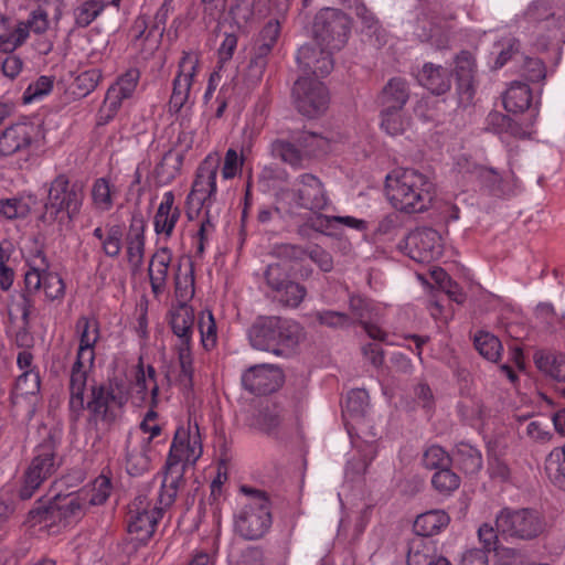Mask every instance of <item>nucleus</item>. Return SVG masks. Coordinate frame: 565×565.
Wrapping results in <instances>:
<instances>
[{
  "mask_svg": "<svg viewBox=\"0 0 565 565\" xmlns=\"http://www.w3.org/2000/svg\"><path fill=\"white\" fill-rule=\"evenodd\" d=\"M202 440L199 425L191 420L180 425L174 433L170 450L163 467L162 486L166 489L162 501L174 503L180 487L184 483V472L188 466L194 465L202 456Z\"/></svg>",
  "mask_w": 565,
  "mask_h": 565,
  "instance_id": "nucleus-1",
  "label": "nucleus"
},
{
  "mask_svg": "<svg viewBox=\"0 0 565 565\" xmlns=\"http://www.w3.org/2000/svg\"><path fill=\"white\" fill-rule=\"evenodd\" d=\"M46 193L39 220L45 225L56 226L58 232L70 228L84 204V183L71 179L66 173H58L47 183Z\"/></svg>",
  "mask_w": 565,
  "mask_h": 565,
  "instance_id": "nucleus-2",
  "label": "nucleus"
},
{
  "mask_svg": "<svg viewBox=\"0 0 565 565\" xmlns=\"http://www.w3.org/2000/svg\"><path fill=\"white\" fill-rule=\"evenodd\" d=\"M385 190L391 204L408 214L427 211L435 196L430 179L414 169H397L388 173Z\"/></svg>",
  "mask_w": 565,
  "mask_h": 565,
  "instance_id": "nucleus-3",
  "label": "nucleus"
},
{
  "mask_svg": "<svg viewBox=\"0 0 565 565\" xmlns=\"http://www.w3.org/2000/svg\"><path fill=\"white\" fill-rule=\"evenodd\" d=\"M62 444V430L51 428L35 446L34 456L24 472L23 484L19 490L21 500H29L41 484L52 477L62 465L58 449Z\"/></svg>",
  "mask_w": 565,
  "mask_h": 565,
  "instance_id": "nucleus-4",
  "label": "nucleus"
},
{
  "mask_svg": "<svg viewBox=\"0 0 565 565\" xmlns=\"http://www.w3.org/2000/svg\"><path fill=\"white\" fill-rule=\"evenodd\" d=\"M239 491L246 495L247 501L234 515L235 533L247 541L260 540L273 524L270 499L267 492L246 484Z\"/></svg>",
  "mask_w": 565,
  "mask_h": 565,
  "instance_id": "nucleus-5",
  "label": "nucleus"
},
{
  "mask_svg": "<svg viewBox=\"0 0 565 565\" xmlns=\"http://www.w3.org/2000/svg\"><path fill=\"white\" fill-rule=\"evenodd\" d=\"M127 401L122 382L118 379L92 385L86 403L88 426L95 430L109 429L119 419Z\"/></svg>",
  "mask_w": 565,
  "mask_h": 565,
  "instance_id": "nucleus-6",
  "label": "nucleus"
},
{
  "mask_svg": "<svg viewBox=\"0 0 565 565\" xmlns=\"http://www.w3.org/2000/svg\"><path fill=\"white\" fill-rule=\"evenodd\" d=\"M247 335L254 349L281 355L284 348L298 344L301 327L280 317H258L249 327Z\"/></svg>",
  "mask_w": 565,
  "mask_h": 565,
  "instance_id": "nucleus-7",
  "label": "nucleus"
},
{
  "mask_svg": "<svg viewBox=\"0 0 565 565\" xmlns=\"http://www.w3.org/2000/svg\"><path fill=\"white\" fill-rule=\"evenodd\" d=\"M497 530L505 541H533L546 530L545 518L532 508H503L495 516Z\"/></svg>",
  "mask_w": 565,
  "mask_h": 565,
  "instance_id": "nucleus-8",
  "label": "nucleus"
},
{
  "mask_svg": "<svg viewBox=\"0 0 565 565\" xmlns=\"http://www.w3.org/2000/svg\"><path fill=\"white\" fill-rule=\"evenodd\" d=\"M164 490L161 484L157 503L153 505L147 491H140L129 504L127 530L141 544H146L151 539L159 520L163 516V512L173 504L163 503L162 495Z\"/></svg>",
  "mask_w": 565,
  "mask_h": 565,
  "instance_id": "nucleus-9",
  "label": "nucleus"
},
{
  "mask_svg": "<svg viewBox=\"0 0 565 565\" xmlns=\"http://www.w3.org/2000/svg\"><path fill=\"white\" fill-rule=\"evenodd\" d=\"M312 33L319 46L340 51L349 40L351 19L340 9L323 8L315 17Z\"/></svg>",
  "mask_w": 565,
  "mask_h": 565,
  "instance_id": "nucleus-10",
  "label": "nucleus"
},
{
  "mask_svg": "<svg viewBox=\"0 0 565 565\" xmlns=\"http://www.w3.org/2000/svg\"><path fill=\"white\" fill-rule=\"evenodd\" d=\"M290 199L289 215H294V207L309 212H322L330 204V199L323 182L312 173L298 175L288 192Z\"/></svg>",
  "mask_w": 565,
  "mask_h": 565,
  "instance_id": "nucleus-11",
  "label": "nucleus"
},
{
  "mask_svg": "<svg viewBox=\"0 0 565 565\" xmlns=\"http://www.w3.org/2000/svg\"><path fill=\"white\" fill-rule=\"evenodd\" d=\"M291 96L296 109L308 118L324 114L330 104L326 85L309 76H301L295 82Z\"/></svg>",
  "mask_w": 565,
  "mask_h": 565,
  "instance_id": "nucleus-12",
  "label": "nucleus"
},
{
  "mask_svg": "<svg viewBox=\"0 0 565 565\" xmlns=\"http://www.w3.org/2000/svg\"><path fill=\"white\" fill-rule=\"evenodd\" d=\"M199 56L193 52H183L178 64V73L172 81V93L169 99V111L178 114L190 98L193 79L198 74Z\"/></svg>",
  "mask_w": 565,
  "mask_h": 565,
  "instance_id": "nucleus-13",
  "label": "nucleus"
},
{
  "mask_svg": "<svg viewBox=\"0 0 565 565\" xmlns=\"http://www.w3.org/2000/svg\"><path fill=\"white\" fill-rule=\"evenodd\" d=\"M399 246L417 263H430L441 255L440 236L430 227L416 228L408 233Z\"/></svg>",
  "mask_w": 565,
  "mask_h": 565,
  "instance_id": "nucleus-14",
  "label": "nucleus"
},
{
  "mask_svg": "<svg viewBox=\"0 0 565 565\" xmlns=\"http://www.w3.org/2000/svg\"><path fill=\"white\" fill-rule=\"evenodd\" d=\"M217 173L218 161L216 159L207 157L200 163L192 190L188 195V203L196 204L198 211L210 207L215 201Z\"/></svg>",
  "mask_w": 565,
  "mask_h": 565,
  "instance_id": "nucleus-15",
  "label": "nucleus"
},
{
  "mask_svg": "<svg viewBox=\"0 0 565 565\" xmlns=\"http://www.w3.org/2000/svg\"><path fill=\"white\" fill-rule=\"evenodd\" d=\"M284 383V373L273 364H257L242 375L243 387L254 395H267L276 392Z\"/></svg>",
  "mask_w": 565,
  "mask_h": 565,
  "instance_id": "nucleus-16",
  "label": "nucleus"
},
{
  "mask_svg": "<svg viewBox=\"0 0 565 565\" xmlns=\"http://www.w3.org/2000/svg\"><path fill=\"white\" fill-rule=\"evenodd\" d=\"M38 130L33 122H15L0 134V158L17 153H28L36 139Z\"/></svg>",
  "mask_w": 565,
  "mask_h": 565,
  "instance_id": "nucleus-17",
  "label": "nucleus"
},
{
  "mask_svg": "<svg viewBox=\"0 0 565 565\" xmlns=\"http://www.w3.org/2000/svg\"><path fill=\"white\" fill-rule=\"evenodd\" d=\"M332 54L333 51L327 50L324 46L317 47L312 44H305L298 49L296 61L303 74L323 77L333 70Z\"/></svg>",
  "mask_w": 565,
  "mask_h": 565,
  "instance_id": "nucleus-18",
  "label": "nucleus"
},
{
  "mask_svg": "<svg viewBox=\"0 0 565 565\" xmlns=\"http://www.w3.org/2000/svg\"><path fill=\"white\" fill-rule=\"evenodd\" d=\"M534 363L553 382L555 391L565 397V353L540 351L534 354Z\"/></svg>",
  "mask_w": 565,
  "mask_h": 565,
  "instance_id": "nucleus-19",
  "label": "nucleus"
},
{
  "mask_svg": "<svg viewBox=\"0 0 565 565\" xmlns=\"http://www.w3.org/2000/svg\"><path fill=\"white\" fill-rule=\"evenodd\" d=\"M149 440H135V435L128 433L125 441L126 470L130 476H140L150 467Z\"/></svg>",
  "mask_w": 565,
  "mask_h": 565,
  "instance_id": "nucleus-20",
  "label": "nucleus"
},
{
  "mask_svg": "<svg viewBox=\"0 0 565 565\" xmlns=\"http://www.w3.org/2000/svg\"><path fill=\"white\" fill-rule=\"evenodd\" d=\"M503 106L509 113H523L530 110V121L526 127L533 125L537 116L536 105L532 107V90L530 86L522 82H513L503 95Z\"/></svg>",
  "mask_w": 565,
  "mask_h": 565,
  "instance_id": "nucleus-21",
  "label": "nucleus"
},
{
  "mask_svg": "<svg viewBox=\"0 0 565 565\" xmlns=\"http://www.w3.org/2000/svg\"><path fill=\"white\" fill-rule=\"evenodd\" d=\"M169 324L173 334L178 338L177 347H192L194 331V310L188 303L179 306L170 311Z\"/></svg>",
  "mask_w": 565,
  "mask_h": 565,
  "instance_id": "nucleus-22",
  "label": "nucleus"
},
{
  "mask_svg": "<svg viewBox=\"0 0 565 565\" xmlns=\"http://www.w3.org/2000/svg\"><path fill=\"white\" fill-rule=\"evenodd\" d=\"M75 328L79 335V347L76 358L85 359L87 353L89 363L88 369H90L95 361L94 348L99 340V323L95 319L82 316L77 319Z\"/></svg>",
  "mask_w": 565,
  "mask_h": 565,
  "instance_id": "nucleus-23",
  "label": "nucleus"
},
{
  "mask_svg": "<svg viewBox=\"0 0 565 565\" xmlns=\"http://www.w3.org/2000/svg\"><path fill=\"white\" fill-rule=\"evenodd\" d=\"M418 83L434 95H443L451 87V73L433 63H425L417 74Z\"/></svg>",
  "mask_w": 565,
  "mask_h": 565,
  "instance_id": "nucleus-24",
  "label": "nucleus"
},
{
  "mask_svg": "<svg viewBox=\"0 0 565 565\" xmlns=\"http://www.w3.org/2000/svg\"><path fill=\"white\" fill-rule=\"evenodd\" d=\"M180 216L181 211L178 206L174 205L173 192H166L154 215V232L158 235L164 234L167 237H170Z\"/></svg>",
  "mask_w": 565,
  "mask_h": 565,
  "instance_id": "nucleus-25",
  "label": "nucleus"
},
{
  "mask_svg": "<svg viewBox=\"0 0 565 565\" xmlns=\"http://www.w3.org/2000/svg\"><path fill=\"white\" fill-rule=\"evenodd\" d=\"M145 220L141 213L132 214L126 236L127 258L136 267L140 266L145 255Z\"/></svg>",
  "mask_w": 565,
  "mask_h": 565,
  "instance_id": "nucleus-26",
  "label": "nucleus"
},
{
  "mask_svg": "<svg viewBox=\"0 0 565 565\" xmlns=\"http://www.w3.org/2000/svg\"><path fill=\"white\" fill-rule=\"evenodd\" d=\"M172 260L171 250L168 247L159 248L151 257L148 267L151 290L158 296L167 286L168 270Z\"/></svg>",
  "mask_w": 565,
  "mask_h": 565,
  "instance_id": "nucleus-27",
  "label": "nucleus"
},
{
  "mask_svg": "<svg viewBox=\"0 0 565 565\" xmlns=\"http://www.w3.org/2000/svg\"><path fill=\"white\" fill-rule=\"evenodd\" d=\"M475 73L476 62L472 54L468 51H461L455 58V75L457 90L460 95H466L467 99L473 96Z\"/></svg>",
  "mask_w": 565,
  "mask_h": 565,
  "instance_id": "nucleus-28",
  "label": "nucleus"
},
{
  "mask_svg": "<svg viewBox=\"0 0 565 565\" xmlns=\"http://www.w3.org/2000/svg\"><path fill=\"white\" fill-rule=\"evenodd\" d=\"M409 98V87L402 77H393L380 95L381 106L387 110H402Z\"/></svg>",
  "mask_w": 565,
  "mask_h": 565,
  "instance_id": "nucleus-29",
  "label": "nucleus"
},
{
  "mask_svg": "<svg viewBox=\"0 0 565 565\" xmlns=\"http://www.w3.org/2000/svg\"><path fill=\"white\" fill-rule=\"evenodd\" d=\"M449 521L450 518L444 510H430L416 518L413 529L416 537L426 539L438 534Z\"/></svg>",
  "mask_w": 565,
  "mask_h": 565,
  "instance_id": "nucleus-30",
  "label": "nucleus"
},
{
  "mask_svg": "<svg viewBox=\"0 0 565 565\" xmlns=\"http://www.w3.org/2000/svg\"><path fill=\"white\" fill-rule=\"evenodd\" d=\"M29 38L28 25L19 22L11 25L9 20L0 17V53H12Z\"/></svg>",
  "mask_w": 565,
  "mask_h": 565,
  "instance_id": "nucleus-31",
  "label": "nucleus"
},
{
  "mask_svg": "<svg viewBox=\"0 0 565 565\" xmlns=\"http://www.w3.org/2000/svg\"><path fill=\"white\" fill-rule=\"evenodd\" d=\"M290 216H296L298 218L296 233L303 239L311 238L312 233L326 234L331 230L330 216L322 214L321 212H308L305 214L294 213V215Z\"/></svg>",
  "mask_w": 565,
  "mask_h": 565,
  "instance_id": "nucleus-32",
  "label": "nucleus"
},
{
  "mask_svg": "<svg viewBox=\"0 0 565 565\" xmlns=\"http://www.w3.org/2000/svg\"><path fill=\"white\" fill-rule=\"evenodd\" d=\"M58 514V507L54 498L50 499L47 502L39 500L29 511L25 522L31 527L36 525L51 527L62 523V519Z\"/></svg>",
  "mask_w": 565,
  "mask_h": 565,
  "instance_id": "nucleus-33",
  "label": "nucleus"
},
{
  "mask_svg": "<svg viewBox=\"0 0 565 565\" xmlns=\"http://www.w3.org/2000/svg\"><path fill=\"white\" fill-rule=\"evenodd\" d=\"M486 129L501 137L511 136L514 138L523 139L527 135L523 124L516 122L508 115L499 111L489 113L487 116Z\"/></svg>",
  "mask_w": 565,
  "mask_h": 565,
  "instance_id": "nucleus-34",
  "label": "nucleus"
},
{
  "mask_svg": "<svg viewBox=\"0 0 565 565\" xmlns=\"http://www.w3.org/2000/svg\"><path fill=\"white\" fill-rule=\"evenodd\" d=\"M270 151L274 158L281 160L284 163L289 164L295 169L305 168V154L301 152L299 146L291 139H276L270 145Z\"/></svg>",
  "mask_w": 565,
  "mask_h": 565,
  "instance_id": "nucleus-35",
  "label": "nucleus"
},
{
  "mask_svg": "<svg viewBox=\"0 0 565 565\" xmlns=\"http://www.w3.org/2000/svg\"><path fill=\"white\" fill-rule=\"evenodd\" d=\"M54 500L58 507V515L64 523L81 518L85 510L90 507L87 493H72L64 497L55 495Z\"/></svg>",
  "mask_w": 565,
  "mask_h": 565,
  "instance_id": "nucleus-36",
  "label": "nucleus"
},
{
  "mask_svg": "<svg viewBox=\"0 0 565 565\" xmlns=\"http://www.w3.org/2000/svg\"><path fill=\"white\" fill-rule=\"evenodd\" d=\"M451 457L452 461H455L465 473L469 475L479 472L483 465L481 451L465 441L456 445Z\"/></svg>",
  "mask_w": 565,
  "mask_h": 565,
  "instance_id": "nucleus-37",
  "label": "nucleus"
},
{
  "mask_svg": "<svg viewBox=\"0 0 565 565\" xmlns=\"http://www.w3.org/2000/svg\"><path fill=\"white\" fill-rule=\"evenodd\" d=\"M294 140L305 154L306 161L326 153L329 150L328 139L316 132L306 130L294 132Z\"/></svg>",
  "mask_w": 565,
  "mask_h": 565,
  "instance_id": "nucleus-38",
  "label": "nucleus"
},
{
  "mask_svg": "<svg viewBox=\"0 0 565 565\" xmlns=\"http://www.w3.org/2000/svg\"><path fill=\"white\" fill-rule=\"evenodd\" d=\"M436 555L435 545L423 537H414L408 543L407 565H431Z\"/></svg>",
  "mask_w": 565,
  "mask_h": 565,
  "instance_id": "nucleus-39",
  "label": "nucleus"
},
{
  "mask_svg": "<svg viewBox=\"0 0 565 565\" xmlns=\"http://www.w3.org/2000/svg\"><path fill=\"white\" fill-rule=\"evenodd\" d=\"M50 264L42 249H36L31 268L24 275L25 289L29 292L38 291L43 287L44 274L47 273Z\"/></svg>",
  "mask_w": 565,
  "mask_h": 565,
  "instance_id": "nucleus-40",
  "label": "nucleus"
},
{
  "mask_svg": "<svg viewBox=\"0 0 565 565\" xmlns=\"http://www.w3.org/2000/svg\"><path fill=\"white\" fill-rule=\"evenodd\" d=\"M41 377L39 372L34 370L24 371L18 376L14 387L11 392L10 398L13 404H17L20 397L29 395H36L40 392Z\"/></svg>",
  "mask_w": 565,
  "mask_h": 565,
  "instance_id": "nucleus-41",
  "label": "nucleus"
},
{
  "mask_svg": "<svg viewBox=\"0 0 565 565\" xmlns=\"http://www.w3.org/2000/svg\"><path fill=\"white\" fill-rule=\"evenodd\" d=\"M473 344L480 355L491 362H497L503 350L499 338L487 331H479L475 335Z\"/></svg>",
  "mask_w": 565,
  "mask_h": 565,
  "instance_id": "nucleus-42",
  "label": "nucleus"
},
{
  "mask_svg": "<svg viewBox=\"0 0 565 565\" xmlns=\"http://www.w3.org/2000/svg\"><path fill=\"white\" fill-rule=\"evenodd\" d=\"M545 470L550 480L565 491V445L551 451L546 459Z\"/></svg>",
  "mask_w": 565,
  "mask_h": 565,
  "instance_id": "nucleus-43",
  "label": "nucleus"
},
{
  "mask_svg": "<svg viewBox=\"0 0 565 565\" xmlns=\"http://www.w3.org/2000/svg\"><path fill=\"white\" fill-rule=\"evenodd\" d=\"M554 12L546 0L533 1L523 14L524 22L529 29L533 28V34L542 26L547 19L552 18Z\"/></svg>",
  "mask_w": 565,
  "mask_h": 565,
  "instance_id": "nucleus-44",
  "label": "nucleus"
},
{
  "mask_svg": "<svg viewBox=\"0 0 565 565\" xmlns=\"http://www.w3.org/2000/svg\"><path fill=\"white\" fill-rule=\"evenodd\" d=\"M174 281L175 297L179 303H188L194 296V267L192 262L188 263L184 274L181 273V265H179Z\"/></svg>",
  "mask_w": 565,
  "mask_h": 565,
  "instance_id": "nucleus-45",
  "label": "nucleus"
},
{
  "mask_svg": "<svg viewBox=\"0 0 565 565\" xmlns=\"http://www.w3.org/2000/svg\"><path fill=\"white\" fill-rule=\"evenodd\" d=\"M460 477L447 467L437 470L431 477L433 488L441 495L448 497L460 487Z\"/></svg>",
  "mask_w": 565,
  "mask_h": 565,
  "instance_id": "nucleus-46",
  "label": "nucleus"
},
{
  "mask_svg": "<svg viewBox=\"0 0 565 565\" xmlns=\"http://www.w3.org/2000/svg\"><path fill=\"white\" fill-rule=\"evenodd\" d=\"M422 465L428 470H440L451 467L452 457L439 445L428 446L423 454Z\"/></svg>",
  "mask_w": 565,
  "mask_h": 565,
  "instance_id": "nucleus-47",
  "label": "nucleus"
},
{
  "mask_svg": "<svg viewBox=\"0 0 565 565\" xmlns=\"http://www.w3.org/2000/svg\"><path fill=\"white\" fill-rule=\"evenodd\" d=\"M113 193V186L106 178L96 179L92 186L93 205L102 212L109 211L114 205Z\"/></svg>",
  "mask_w": 565,
  "mask_h": 565,
  "instance_id": "nucleus-48",
  "label": "nucleus"
},
{
  "mask_svg": "<svg viewBox=\"0 0 565 565\" xmlns=\"http://www.w3.org/2000/svg\"><path fill=\"white\" fill-rule=\"evenodd\" d=\"M104 0H86L74 10L75 25L88 26L105 9Z\"/></svg>",
  "mask_w": 565,
  "mask_h": 565,
  "instance_id": "nucleus-49",
  "label": "nucleus"
},
{
  "mask_svg": "<svg viewBox=\"0 0 565 565\" xmlns=\"http://www.w3.org/2000/svg\"><path fill=\"white\" fill-rule=\"evenodd\" d=\"M306 295L307 289L303 285L289 280L276 292L275 298L285 307L297 308Z\"/></svg>",
  "mask_w": 565,
  "mask_h": 565,
  "instance_id": "nucleus-50",
  "label": "nucleus"
},
{
  "mask_svg": "<svg viewBox=\"0 0 565 565\" xmlns=\"http://www.w3.org/2000/svg\"><path fill=\"white\" fill-rule=\"evenodd\" d=\"M369 406L370 397L364 388H354L348 393L344 409L351 417H364Z\"/></svg>",
  "mask_w": 565,
  "mask_h": 565,
  "instance_id": "nucleus-51",
  "label": "nucleus"
},
{
  "mask_svg": "<svg viewBox=\"0 0 565 565\" xmlns=\"http://www.w3.org/2000/svg\"><path fill=\"white\" fill-rule=\"evenodd\" d=\"M174 11V0H163L161 6L158 8L150 30L148 31L147 39L156 36V44L161 42V39L166 31V23L169 15Z\"/></svg>",
  "mask_w": 565,
  "mask_h": 565,
  "instance_id": "nucleus-52",
  "label": "nucleus"
},
{
  "mask_svg": "<svg viewBox=\"0 0 565 565\" xmlns=\"http://www.w3.org/2000/svg\"><path fill=\"white\" fill-rule=\"evenodd\" d=\"M122 100L125 98L116 94L114 89L108 88L97 114V125L104 126L110 122L120 109Z\"/></svg>",
  "mask_w": 565,
  "mask_h": 565,
  "instance_id": "nucleus-53",
  "label": "nucleus"
},
{
  "mask_svg": "<svg viewBox=\"0 0 565 565\" xmlns=\"http://www.w3.org/2000/svg\"><path fill=\"white\" fill-rule=\"evenodd\" d=\"M284 420V412L277 406H267L258 415L257 425L267 435L274 434Z\"/></svg>",
  "mask_w": 565,
  "mask_h": 565,
  "instance_id": "nucleus-54",
  "label": "nucleus"
},
{
  "mask_svg": "<svg viewBox=\"0 0 565 565\" xmlns=\"http://www.w3.org/2000/svg\"><path fill=\"white\" fill-rule=\"evenodd\" d=\"M140 79V72L138 68H129L121 74L117 81L109 87L116 94L125 99L132 97L136 87Z\"/></svg>",
  "mask_w": 565,
  "mask_h": 565,
  "instance_id": "nucleus-55",
  "label": "nucleus"
},
{
  "mask_svg": "<svg viewBox=\"0 0 565 565\" xmlns=\"http://www.w3.org/2000/svg\"><path fill=\"white\" fill-rule=\"evenodd\" d=\"M102 78V72L97 68H90L76 76L73 83V93L79 97H85L92 93Z\"/></svg>",
  "mask_w": 565,
  "mask_h": 565,
  "instance_id": "nucleus-56",
  "label": "nucleus"
},
{
  "mask_svg": "<svg viewBox=\"0 0 565 565\" xmlns=\"http://www.w3.org/2000/svg\"><path fill=\"white\" fill-rule=\"evenodd\" d=\"M102 252L109 258H117L122 248V230L119 225H107L106 236L100 244Z\"/></svg>",
  "mask_w": 565,
  "mask_h": 565,
  "instance_id": "nucleus-57",
  "label": "nucleus"
},
{
  "mask_svg": "<svg viewBox=\"0 0 565 565\" xmlns=\"http://www.w3.org/2000/svg\"><path fill=\"white\" fill-rule=\"evenodd\" d=\"M555 25H558V18L554 14L552 18L547 19V21L544 22L542 26L539 28V30L533 34L536 36L533 45L537 51H546L548 49L550 42L553 40L561 41L559 35H553V29Z\"/></svg>",
  "mask_w": 565,
  "mask_h": 565,
  "instance_id": "nucleus-58",
  "label": "nucleus"
},
{
  "mask_svg": "<svg viewBox=\"0 0 565 565\" xmlns=\"http://www.w3.org/2000/svg\"><path fill=\"white\" fill-rule=\"evenodd\" d=\"M522 75L532 83L543 82L546 77V65L539 57L524 56Z\"/></svg>",
  "mask_w": 565,
  "mask_h": 565,
  "instance_id": "nucleus-59",
  "label": "nucleus"
},
{
  "mask_svg": "<svg viewBox=\"0 0 565 565\" xmlns=\"http://www.w3.org/2000/svg\"><path fill=\"white\" fill-rule=\"evenodd\" d=\"M29 211V205L22 199L10 198L0 200V215L8 220L25 217Z\"/></svg>",
  "mask_w": 565,
  "mask_h": 565,
  "instance_id": "nucleus-60",
  "label": "nucleus"
},
{
  "mask_svg": "<svg viewBox=\"0 0 565 565\" xmlns=\"http://www.w3.org/2000/svg\"><path fill=\"white\" fill-rule=\"evenodd\" d=\"M82 358H76L70 377V393L85 394L87 385V370Z\"/></svg>",
  "mask_w": 565,
  "mask_h": 565,
  "instance_id": "nucleus-61",
  "label": "nucleus"
},
{
  "mask_svg": "<svg viewBox=\"0 0 565 565\" xmlns=\"http://www.w3.org/2000/svg\"><path fill=\"white\" fill-rule=\"evenodd\" d=\"M307 257L323 273H330L334 267L332 255L318 244L307 245Z\"/></svg>",
  "mask_w": 565,
  "mask_h": 565,
  "instance_id": "nucleus-62",
  "label": "nucleus"
},
{
  "mask_svg": "<svg viewBox=\"0 0 565 565\" xmlns=\"http://www.w3.org/2000/svg\"><path fill=\"white\" fill-rule=\"evenodd\" d=\"M53 89V79L50 76H40L35 82L31 83L23 94L24 103L41 99Z\"/></svg>",
  "mask_w": 565,
  "mask_h": 565,
  "instance_id": "nucleus-63",
  "label": "nucleus"
},
{
  "mask_svg": "<svg viewBox=\"0 0 565 565\" xmlns=\"http://www.w3.org/2000/svg\"><path fill=\"white\" fill-rule=\"evenodd\" d=\"M264 277L267 286L276 294L281 289L285 282H288L289 275L280 264H270L267 266Z\"/></svg>",
  "mask_w": 565,
  "mask_h": 565,
  "instance_id": "nucleus-64",
  "label": "nucleus"
}]
</instances>
